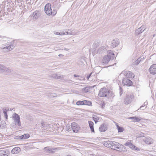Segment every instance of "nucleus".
I'll return each instance as SVG.
<instances>
[{"label": "nucleus", "mask_w": 156, "mask_h": 156, "mask_svg": "<svg viewBox=\"0 0 156 156\" xmlns=\"http://www.w3.org/2000/svg\"><path fill=\"white\" fill-rule=\"evenodd\" d=\"M44 11L46 14L48 16H55L57 13L56 9H53L52 10L51 8V5L50 4H47L44 7Z\"/></svg>", "instance_id": "1"}, {"label": "nucleus", "mask_w": 156, "mask_h": 156, "mask_svg": "<svg viewBox=\"0 0 156 156\" xmlns=\"http://www.w3.org/2000/svg\"><path fill=\"white\" fill-rule=\"evenodd\" d=\"M120 77L126 78H134L135 76L134 74L129 71H123L119 75Z\"/></svg>", "instance_id": "2"}, {"label": "nucleus", "mask_w": 156, "mask_h": 156, "mask_svg": "<svg viewBox=\"0 0 156 156\" xmlns=\"http://www.w3.org/2000/svg\"><path fill=\"white\" fill-rule=\"evenodd\" d=\"M15 46L12 43H9L6 44H2L0 46V48L3 49L6 51H10L12 50Z\"/></svg>", "instance_id": "3"}, {"label": "nucleus", "mask_w": 156, "mask_h": 156, "mask_svg": "<svg viewBox=\"0 0 156 156\" xmlns=\"http://www.w3.org/2000/svg\"><path fill=\"white\" fill-rule=\"evenodd\" d=\"M0 71L2 73L6 75H9L12 72V70L9 69V67H6L4 65L0 64Z\"/></svg>", "instance_id": "4"}, {"label": "nucleus", "mask_w": 156, "mask_h": 156, "mask_svg": "<svg viewBox=\"0 0 156 156\" xmlns=\"http://www.w3.org/2000/svg\"><path fill=\"white\" fill-rule=\"evenodd\" d=\"M134 96L132 94H127L124 99V104L128 105L130 104L133 101Z\"/></svg>", "instance_id": "5"}, {"label": "nucleus", "mask_w": 156, "mask_h": 156, "mask_svg": "<svg viewBox=\"0 0 156 156\" xmlns=\"http://www.w3.org/2000/svg\"><path fill=\"white\" fill-rule=\"evenodd\" d=\"M109 91L106 88H102L99 91V96L100 97H108L109 95Z\"/></svg>", "instance_id": "6"}, {"label": "nucleus", "mask_w": 156, "mask_h": 156, "mask_svg": "<svg viewBox=\"0 0 156 156\" xmlns=\"http://www.w3.org/2000/svg\"><path fill=\"white\" fill-rule=\"evenodd\" d=\"M41 15V12L40 11L37 10L31 13L29 17L34 20H37Z\"/></svg>", "instance_id": "7"}, {"label": "nucleus", "mask_w": 156, "mask_h": 156, "mask_svg": "<svg viewBox=\"0 0 156 156\" xmlns=\"http://www.w3.org/2000/svg\"><path fill=\"white\" fill-rule=\"evenodd\" d=\"M79 33V31L78 30H71L68 29L65 31V32L63 33V35H75Z\"/></svg>", "instance_id": "8"}, {"label": "nucleus", "mask_w": 156, "mask_h": 156, "mask_svg": "<svg viewBox=\"0 0 156 156\" xmlns=\"http://www.w3.org/2000/svg\"><path fill=\"white\" fill-rule=\"evenodd\" d=\"M12 118L16 124L18 125L19 126H21V122L20 120V117L18 114L14 113L12 115Z\"/></svg>", "instance_id": "9"}, {"label": "nucleus", "mask_w": 156, "mask_h": 156, "mask_svg": "<svg viewBox=\"0 0 156 156\" xmlns=\"http://www.w3.org/2000/svg\"><path fill=\"white\" fill-rule=\"evenodd\" d=\"M71 128L73 132L77 133L80 129V126L75 122H73L71 124Z\"/></svg>", "instance_id": "10"}, {"label": "nucleus", "mask_w": 156, "mask_h": 156, "mask_svg": "<svg viewBox=\"0 0 156 156\" xmlns=\"http://www.w3.org/2000/svg\"><path fill=\"white\" fill-rule=\"evenodd\" d=\"M149 71L151 74H156V64L152 65L149 69Z\"/></svg>", "instance_id": "11"}, {"label": "nucleus", "mask_w": 156, "mask_h": 156, "mask_svg": "<svg viewBox=\"0 0 156 156\" xmlns=\"http://www.w3.org/2000/svg\"><path fill=\"white\" fill-rule=\"evenodd\" d=\"M122 83L124 85L129 86L132 84V82L129 79H124L122 81Z\"/></svg>", "instance_id": "12"}, {"label": "nucleus", "mask_w": 156, "mask_h": 156, "mask_svg": "<svg viewBox=\"0 0 156 156\" xmlns=\"http://www.w3.org/2000/svg\"><path fill=\"white\" fill-rule=\"evenodd\" d=\"M119 39L115 38L112 41L111 46L112 48H114L117 46L119 44Z\"/></svg>", "instance_id": "13"}, {"label": "nucleus", "mask_w": 156, "mask_h": 156, "mask_svg": "<svg viewBox=\"0 0 156 156\" xmlns=\"http://www.w3.org/2000/svg\"><path fill=\"white\" fill-rule=\"evenodd\" d=\"M111 59V56L109 55L105 56L102 60V63L105 64H107Z\"/></svg>", "instance_id": "14"}, {"label": "nucleus", "mask_w": 156, "mask_h": 156, "mask_svg": "<svg viewBox=\"0 0 156 156\" xmlns=\"http://www.w3.org/2000/svg\"><path fill=\"white\" fill-rule=\"evenodd\" d=\"M107 125L105 123H103L100 126L99 129L101 132H104L107 130Z\"/></svg>", "instance_id": "15"}, {"label": "nucleus", "mask_w": 156, "mask_h": 156, "mask_svg": "<svg viewBox=\"0 0 156 156\" xmlns=\"http://www.w3.org/2000/svg\"><path fill=\"white\" fill-rule=\"evenodd\" d=\"M56 148H52L49 147H45L44 149V151L45 153H54L55 152L54 150Z\"/></svg>", "instance_id": "16"}, {"label": "nucleus", "mask_w": 156, "mask_h": 156, "mask_svg": "<svg viewBox=\"0 0 156 156\" xmlns=\"http://www.w3.org/2000/svg\"><path fill=\"white\" fill-rule=\"evenodd\" d=\"M9 152L7 150H3L0 151V156H8Z\"/></svg>", "instance_id": "17"}, {"label": "nucleus", "mask_w": 156, "mask_h": 156, "mask_svg": "<svg viewBox=\"0 0 156 156\" xmlns=\"http://www.w3.org/2000/svg\"><path fill=\"white\" fill-rule=\"evenodd\" d=\"M145 28L144 26H141V27L136 30L135 33L136 35H138L142 33L144 30Z\"/></svg>", "instance_id": "18"}, {"label": "nucleus", "mask_w": 156, "mask_h": 156, "mask_svg": "<svg viewBox=\"0 0 156 156\" xmlns=\"http://www.w3.org/2000/svg\"><path fill=\"white\" fill-rule=\"evenodd\" d=\"M20 148L18 147H14L11 151V153L13 154H17L20 151Z\"/></svg>", "instance_id": "19"}, {"label": "nucleus", "mask_w": 156, "mask_h": 156, "mask_svg": "<svg viewBox=\"0 0 156 156\" xmlns=\"http://www.w3.org/2000/svg\"><path fill=\"white\" fill-rule=\"evenodd\" d=\"M143 140L146 144H151L152 140L149 137H147L144 138Z\"/></svg>", "instance_id": "20"}, {"label": "nucleus", "mask_w": 156, "mask_h": 156, "mask_svg": "<svg viewBox=\"0 0 156 156\" xmlns=\"http://www.w3.org/2000/svg\"><path fill=\"white\" fill-rule=\"evenodd\" d=\"M116 148L119 149L117 150V151L121 152H124L126 151L125 147L122 145H120L119 147H117Z\"/></svg>", "instance_id": "21"}, {"label": "nucleus", "mask_w": 156, "mask_h": 156, "mask_svg": "<svg viewBox=\"0 0 156 156\" xmlns=\"http://www.w3.org/2000/svg\"><path fill=\"white\" fill-rule=\"evenodd\" d=\"M129 119H132V121L133 122H138L141 120L140 118H138L137 117H132L129 118Z\"/></svg>", "instance_id": "22"}, {"label": "nucleus", "mask_w": 156, "mask_h": 156, "mask_svg": "<svg viewBox=\"0 0 156 156\" xmlns=\"http://www.w3.org/2000/svg\"><path fill=\"white\" fill-rule=\"evenodd\" d=\"M30 136L29 134L26 133L20 136L19 137L21 140H25L29 138Z\"/></svg>", "instance_id": "23"}, {"label": "nucleus", "mask_w": 156, "mask_h": 156, "mask_svg": "<svg viewBox=\"0 0 156 156\" xmlns=\"http://www.w3.org/2000/svg\"><path fill=\"white\" fill-rule=\"evenodd\" d=\"M88 122L90 128L91 129V131L93 132H94V128L93 122L92 121H89Z\"/></svg>", "instance_id": "24"}, {"label": "nucleus", "mask_w": 156, "mask_h": 156, "mask_svg": "<svg viewBox=\"0 0 156 156\" xmlns=\"http://www.w3.org/2000/svg\"><path fill=\"white\" fill-rule=\"evenodd\" d=\"M100 44V41L99 40H97L95 41L94 42V43L93 44V47L94 48H96L98 47Z\"/></svg>", "instance_id": "25"}, {"label": "nucleus", "mask_w": 156, "mask_h": 156, "mask_svg": "<svg viewBox=\"0 0 156 156\" xmlns=\"http://www.w3.org/2000/svg\"><path fill=\"white\" fill-rule=\"evenodd\" d=\"M126 146L129 147L130 148L132 149H133L134 147H135V146L133 145L131 143L129 142H126L125 144Z\"/></svg>", "instance_id": "26"}, {"label": "nucleus", "mask_w": 156, "mask_h": 156, "mask_svg": "<svg viewBox=\"0 0 156 156\" xmlns=\"http://www.w3.org/2000/svg\"><path fill=\"white\" fill-rule=\"evenodd\" d=\"M112 144H113V143L110 141H108L105 142L104 145L106 147H111L112 146Z\"/></svg>", "instance_id": "27"}, {"label": "nucleus", "mask_w": 156, "mask_h": 156, "mask_svg": "<svg viewBox=\"0 0 156 156\" xmlns=\"http://www.w3.org/2000/svg\"><path fill=\"white\" fill-rule=\"evenodd\" d=\"M116 125L119 132H121L123 131L124 129L122 127L119 126L117 124H116Z\"/></svg>", "instance_id": "28"}, {"label": "nucleus", "mask_w": 156, "mask_h": 156, "mask_svg": "<svg viewBox=\"0 0 156 156\" xmlns=\"http://www.w3.org/2000/svg\"><path fill=\"white\" fill-rule=\"evenodd\" d=\"M84 105H86L90 106L92 104L91 102L88 101L84 100Z\"/></svg>", "instance_id": "29"}, {"label": "nucleus", "mask_w": 156, "mask_h": 156, "mask_svg": "<svg viewBox=\"0 0 156 156\" xmlns=\"http://www.w3.org/2000/svg\"><path fill=\"white\" fill-rule=\"evenodd\" d=\"M6 126V123L4 122H2L0 124V127L1 129H3L5 128Z\"/></svg>", "instance_id": "30"}, {"label": "nucleus", "mask_w": 156, "mask_h": 156, "mask_svg": "<svg viewBox=\"0 0 156 156\" xmlns=\"http://www.w3.org/2000/svg\"><path fill=\"white\" fill-rule=\"evenodd\" d=\"M142 59L143 58H142V57L138 58L137 60L135 62V64L137 65L141 61V59Z\"/></svg>", "instance_id": "31"}, {"label": "nucleus", "mask_w": 156, "mask_h": 156, "mask_svg": "<svg viewBox=\"0 0 156 156\" xmlns=\"http://www.w3.org/2000/svg\"><path fill=\"white\" fill-rule=\"evenodd\" d=\"M52 78H62L61 76H58V75L56 74H54L52 75Z\"/></svg>", "instance_id": "32"}, {"label": "nucleus", "mask_w": 156, "mask_h": 156, "mask_svg": "<svg viewBox=\"0 0 156 156\" xmlns=\"http://www.w3.org/2000/svg\"><path fill=\"white\" fill-rule=\"evenodd\" d=\"M93 120L95 122V123H96L97 122H98V120H99V118L97 116H95L93 118Z\"/></svg>", "instance_id": "33"}, {"label": "nucleus", "mask_w": 156, "mask_h": 156, "mask_svg": "<svg viewBox=\"0 0 156 156\" xmlns=\"http://www.w3.org/2000/svg\"><path fill=\"white\" fill-rule=\"evenodd\" d=\"M84 101H78L76 102V105H84Z\"/></svg>", "instance_id": "34"}, {"label": "nucleus", "mask_w": 156, "mask_h": 156, "mask_svg": "<svg viewBox=\"0 0 156 156\" xmlns=\"http://www.w3.org/2000/svg\"><path fill=\"white\" fill-rule=\"evenodd\" d=\"M72 129L71 126L70 127V126H66V129L67 131H71Z\"/></svg>", "instance_id": "35"}, {"label": "nucleus", "mask_w": 156, "mask_h": 156, "mask_svg": "<svg viewBox=\"0 0 156 156\" xmlns=\"http://www.w3.org/2000/svg\"><path fill=\"white\" fill-rule=\"evenodd\" d=\"M50 96L51 97H56L57 95L55 93H52L50 94Z\"/></svg>", "instance_id": "36"}, {"label": "nucleus", "mask_w": 156, "mask_h": 156, "mask_svg": "<svg viewBox=\"0 0 156 156\" xmlns=\"http://www.w3.org/2000/svg\"><path fill=\"white\" fill-rule=\"evenodd\" d=\"M119 94L120 96L122 94V89L121 87H120L119 88Z\"/></svg>", "instance_id": "37"}, {"label": "nucleus", "mask_w": 156, "mask_h": 156, "mask_svg": "<svg viewBox=\"0 0 156 156\" xmlns=\"http://www.w3.org/2000/svg\"><path fill=\"white\" fill-rule=\"evenodd\" d=\"M9 110V109L8 108H3L2 109L3 111H4L5 112H7V111Z\"/></svg>", "instance_id": "38"}, {"label": "nucleus", "mask_w": 156, "mask_h": 156, "mask_svg": "<svg viewBox=\"0 0 156 156\" xmlns=\"http://www.w3.org/2000/svg\"><path fill=\"white\" fill-rule=\"evenodd\" d=\"M108 53L111 54V55H114V54L113 53V52L112 51H108Z\"/></svg>", "instance_id": "39"}, {"label": "nucleus", "mask_w": 156, "mask_h": 156, "mask_svg": "<svg viewBox=\"0 0 156 156\" xmlns=\"http://www.w3.org/2000/svg\"><path fill=\"white\" fill-rule=\"evenodd\" d=\"M133 150H135L137 151H140V149L137 147L135 146V147H134Z\"/></svg>", "instance_id": "40"}, {"label": "nucleus", "mask_w": 156, "mask_h": 156, "mask_svg": "<svg viewBox=\"0 0 156 156\" xmlns=\"http://www.w3.org/2000/svg\"><path fill=\"white\" fill-rule=\"evenodd\" d=\"M65 32L64 31H63L62 32H61V33H58V32H56V34L58 35H62L63 34V33Z\"/></svg>", "instance_id": "41"}, {"label": "nucleus", "mask_w": 156, "mask_h": 156, "mask_svg": "<svg viewBox=\"0 0 156 156\" xmlns=\"http://www.w3.org/2000/svg\"><path fill=\"white\" fill-rule=\"evenodd\" d=\"M41 126H42L43 127H44L45 126V124L44 122L43 121L41 122Z\"/></svg>", "instance_id": "42"}, {"label": "nucleus", "mask_w": 156, "mask_h": 156, "mask_svg": "<svg viewBox=\"0 0 156 156\" xmlns=\"http://www.w3.org/2000/svg\"><path fill=\"white\" fill-rule=\"evenodd\" d=\"M84 90L85 92H87L88 91V88L87 87H85L84 89Z\"/></svg>", "instance_id": "43"}, {"label": "nucleus", "mask_w": 156, "mask_h": 156, "mask_svg": "<svg viewBox=\"0 0 156 156\" xmlns=\"http://www.w3.org/2000/svg\"><path fill=\"white\" fill-rule=\"evenodd\" d=\"M92 74V73H91L89 75H87L86 78H90V77H92V76H91V75Z\"/></svg>", "instance_id": "44"}, {"label": "nucleus", "mask_w": 156, "mask_h": 156, "mask_svg": "<svg viewBox=\"0 0 156 156\" xmlns=\"http://www.w3.org/2000/svg\"><path fill=\"white\" fill-rule=\"evenodd\" d=\"M145 103H144V104L140 106L139 109H142V108H144L145 106Z\"/></svg>", "instance_id": "45"}, {"label": "nucleus", "mask_w": 156, "mask_h": 156, "mask_svg": "<svg viewBox=\"0 0 156 156\" xmlns=\"http://www.w3.org/2000/svg\"><path fill=\"white\" fill-rule=\"evenodd\" d=\"M73 76L75 77H80V76L78 75H76V74H74L73 75Z\"/></svg>", "instance_id": "46"}, {"label": "nucleus", "mask_w": 156, "mask_h": 156, "mask_svg": "<svg viewBox=\"0 0 156 156\" xmlns=\"http://www.w3.org/2000/svg\"><path fill=\"white\" fill-rule=\"evenodd\" d=\"M4 116L5 118H6V119H8V115L7 114L4 115Z\"/></svg>", "instance_id": "47"}, {"label": "nucleus", "mask_w": 156, "mask_h": 156, "mask_svg": "<svg viewBox=\"0 0 156 156\" xmlns=\"http://www.w3.org/2000/svg\"><path fill=\"white\" fill-rule=\"evenodd\" d=\"M58 56L59 57H61L62 56H63V55H62V54H60L58 55Z\"/></svg>", "instance_id": "48"}, {"label": "nucleus", "mask_w": 156, "mask_h": 156, "mask_svg": "<svg viewBox=\"0 0 156 156\" xmlns=\"http://www.w3.org/2000/svg\"><path fill=\"white\" fill-rule=\"evenodd\" d=\"M3 113H4V115L7 114V112H5L4 111H3Z\"/></svg>", "instance_id": "49"}, {"label": "nucleus", "mask_w": 156, "mask_h": 156, "mask_svg": "<svg viewBox=\"0 0 156 156\" xmlns=\"http://www.w3.org/2000/svg\"><path fill=\"white\" fill-rule=\"evenodd\" d=\"M64 50H69V49H67V48H64Z\"/></svg>", "instance_id": "50"}, {"label": "nucleus", "mask_w": 156, "mask_h": 156, "mask_svg": "<svg viewBox=\"0 0 156 156\" xmlns=\"http://www.w3.org/2000/svg\"><path fill=\"white\" fill-rule=\"evenodd\" d=\"M145 108H142V109H140L141 110L144 109Z\"/></svg>", "instance_id": "51"}, {"label": "nucleus", "mask_w": 156, "mask_h": 156, "mask_svg": "<svg viewBox=\"0 0 156 156\" xmlns=\"http://www.w3.org/2000/svg\"><path fill=\"white\" fill-rule=\"evenodd\" d=\"M100 49H100H100H99L98 50V52H99V50H100Z\"/></svg>", "instance_id": "52"}, {"label": "nucleus", "mask_w": 156, "mask_h": 156, "mask_svg": "<svg viewBox=\"0 0 156 156\" xmlns=\"http://www.w3.org/2000/svg\"><path fill=\"white\" fill-rule=\"evenodd\" d=\"M67 156H71L70 155H67Z\"/></svg>", "instance_id": "53"}, {"label": "nucleus", "mask_w": 156, "mask_h": 156, "mask_svg": "<svg viewBox=\"0 0 156 156\" xmlns=\"http://www.w3.org/2000/svg\"><path fill=\"white\" fill-rule=\"evenodd\" d=\"M147 108V107H146L145 108Z\"/></svg>", "instance_id": "54"}, {"label": "nucleus", "mask_w": 156, "mask_h": 156, "mask_svg": "<svg viewBox=\"0 0 156 156\" xmlns=\"http://www.w3.org/2000/svg\"><path fill=\"white\" fill-rule=\"evenodd\" d=\"M147 108V107H146L145 108Z\"/></svg>", "instance_id": "55"}]
</instances>
